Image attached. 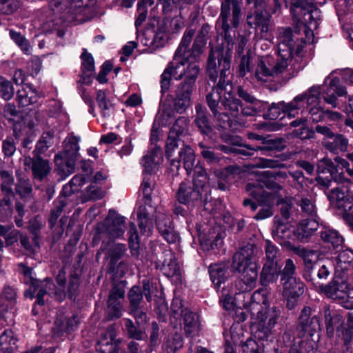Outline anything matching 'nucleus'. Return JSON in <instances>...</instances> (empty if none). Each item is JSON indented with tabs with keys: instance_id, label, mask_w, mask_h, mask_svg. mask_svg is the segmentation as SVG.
I'll use <instances>...</instances> for the list:
<instances>
[{
	"instance_id": "obj_1",
	"label": "nucleus",
	"mask_w": 353,
	"mask_h": 353,
	"mask_svg": "<svg viewBox=\"0 0 353 353\" xmlns=\"http://www.w3.org/2000/svg\"><path fill=\"white\" fill-rule=\"evenodd\" d=\"M200 72L199 66L194 63L187 68H165L161 75V92L162 94L170 88L172 77L176 80L183 79L176 87L174 99V110L183 113L191 105L192 95L195 90L196 81Z\"/></svg>"
},
{
	"instance_id": "obj_2",
	"label": "nucleus",
	"mask_w": 353,
	"mask_h": 353,
	"mask_svg": "<svg viewBox=\"0 0 353 353\" xmlns=\"http://www.w3.org/2000/svg\"><path fill=\"white\" fill-rule=\"evenodd\" d=\"M231 57H223V51L212 50L208 61L207 72L211 81L215 82L219 76L218 83L206 95V101L214 117L220 119L222 115L221 101L224 98L226 78L230 74Z\"/></svg>"
},
{
	"instance_id": "obj_3",
	"label": "nucleus",
	"mask_w": 353,
	"mask_h": 353,
	"mask_svg": "<svg viewBox=\"0 0 353 353\" xmlns=\"http://www.w3.org/2000/svg\"><path fill=\"white\" fill-rule=\"evenodd\" d=\"M193 181H182L176 193L180 203L194 206L202 201L206 202L210 192L209 179L205 169L197 163L194 169Z\"/></svg>"
},
{
	"instance_id": "obj_4",
	"label": "nucleus",
	"mask_w": 353,
	"mask_h": 353,
	"mask_svg": "<svg viewBox=\"0 0 353 353\" xmlns=\"http://www.w3.org/2000/svg\"><path fill=\"white\" fill-rule=\"evenodd\" d=\"M242 19L241 1L240 0H221L218 24L221 26L224 34L223 57H232L234 46L233 37L230 34L232 28H237ZM216 51H219L217 50Z\"/></svg>"
},
{
	"instance_id": "obj_5",
	"label": "nucleus",
	"mask_w": 353,
	"mask_h": 353,
	"mask_svg": "<svg viewBox=\"0 0 353 353\" xmlns=\"http://www.w3.org/2000/svg\"><path fill=\"white\" fill-rule=\"evenodd\" d=\"M277 44V57L290 63L293 54L302 57L305 42L293 34L290 28H279L275 32Z\"/></svg>"
},
{
	"instance_id": "obj_6",
	"label": "nucleus",
	"mask_w": 353,
	"mask_h": 353,
	"mask_svg": "<svg viewBox=\"0 0 353 353\" xmlns=\"http://www.w3.org/2000/svg\"><path fill=\"white\" fill-rule=\"evenodd\" d=\"M96 0H52L49 8L63 22L81 21L79 17L85 8L92 6Z\"/></svg>"
},
{
	"instance_id": "obj_7",
	"label": "nucleus",
	"mask_w": 353,
	"mask_h": 353,
	"mask_svg": "<svg viewBox=\"0 0 353 353\" xmlns=\"http://www.w3.org/2000/svg\"><path fill=\"white\" fill-rule=\"evenodd\" d=\"M277 177H287L285 172H274L271 170L262 171L259 174V179L256 181L250 182L246 185L245 190L250 196L255 199L257 202H261L265 196L275 195L263 189L265 186L268 189L278 191L281 189V185L275 182Z\"/></svg>"
},
{
	"instance_id": "obj_8",
	"label": "nucleus",
	"mask_w": 353,
	"mask_h": 353,
	"mask_svg": "<svg viewBox=\"0 0 353 353\" xmlns=\"http://www.w3.org/2000/svg\"><path fill=\"white\" fill-rule=\"evenodd\" d=\"M125 218L120 215L108 216L97 224L92 239L94 245H97L103 238L113 241L121 238L125 232Z\"/></svg>"
},
{
	"instance_id": "obj_9",
	"label": "nucleus",
	"mask_w": 353,
	"mask_h": 353,
	"mask_svg": "<svg viewBox=\"0 0 353 353\" xmlns=\"http://www.w3.org/2000/svg\"><path fill=\"white\" fill-rule=\"evenodd\" d=\"M194 34L195 29L189 28L185 30L181 43L175 52L173 61L170 63L166 68H176V67L179 66H180V68H187V66H190L193 63L196 66H199L198 61L200 56L194 57L192 54H190V56L188 55L189 52L194 53V43H193L192 49L188 50Z\"/></svg>"
},
{
	"instance_id": "obj_10",
	"label": "nucleus",
	"mask_w": 353,
	"mask_h": 353,
	"mask_svg": "<svg viewBox=\"0 0 353 353\" xmlns=\"http://www.w3.org/2000/svg\"><path fill=\"white\" fill-rule=\"evenodd\" d=\"M289 63L279 57L275 59L271 56L263 57L258 62L254 76L261 82H267L276 77L288 67Z\"/></svg>"
},
{
	"instance_id": "obj_11",
	"label": "nucleus",
	"mask_w": 353,
	"mask_h": 353,
	"mask_svg": "<svg viewBox=\"0 0 353 353\" xmlns=\"http://www.w3.org/2000/svg\"><path fill=\"white\" fill-rule=\"evenodd\" d=\"M281 311L276 307L270 308L265 314L259 311L258 324L254 332V337L261 341H268L270 338H272L273 328L277 323Z\"/></svg>"
},
{
	"instance_id": "obj_12",
	"label": "nucleus",
	"mask_w": 353,
	"mask_h": 353,
	"mask_svg": "<svg viewBox=\"0 0 353 353\" xmlns=\"http://www.w3.org/2000/svg\"><path fill=\"white\" fill-rule=\"evenodd\" d=\"M56 281L58 285L56 287L50 279H46L41 282V285H38L39 288L37 296V303L40 305H44L43 296L48 294L49 295H54L55 299L58 301H62L66 296L65 291V272L61 270L59 272Z\"/></svg>"
},
{
	"instance_id": "obj_13",
	"label": "nucleus",
	"mask_w": 353,
	"mask_h": 353,
	"mask_svg": "<svg viewBox=\"0 0 353 353\" xmlns=\"http://www.w3.org/2000/svg\"><path fill=\"white\" fill-rule=\"evenodd\" d=\"M350 189L348 187L338 186L327 193L331 205L337 210L343 220L346 215L351 214L350 212L353 208V195L350 194Z\"/></svg>"
},
{
	"instance_id": "obj_14",
	"label": "nucleus",
	"mask_w": 353,
	"mask_h": 353,
	"mask_svg": "<svg viewBox=\"0 0 353 353\" xmlns=\"http://www.w3.org/2000/svg\"><path fill=\"white\" fill-rule=\"evenodd\" d=\"M125 283L121 281L114 283L110 292L105 310L106 319L113 321L123 315L122 301L125 296Z\"/></svg>"
},
{
	"instance_id": "obj_15",
	"label": "nucleus",
	"mask_w": 353,
	"mask_h": 353,
	"mask_svg": "<svg viewBox=\"0 0 353 353\" xmlns=\"http://www.w3.org/2000/svg\"><path fill=\"white\" fill-rule=\"evenodd\" d=\"M283 296L286 299V307L292 310L297 304L299 298L304 293L305 285L301 279H290L281 281Z\"/></svg>"
},
{
	"instance_id": "obj_16",
	"label": "nucleus",
	"mask_w": 353,
	"mask_h": 353,
	"mask_svg": "<svg viewBox=\"0 0 353 353\" xmlns=\"http://www.w3.org/2000/svg\"><path fill=\"white\" fill-rule=\"evenodd\" d=\"M296 328L301 332L300 336L306 333L312 336L320 330L319 319L316 315H312L310 307L305 306L301 310Z\"/></svg>"
},
{
	"instance_id": "obj_17",
	"label": "nucleus",
	"mask_w": 353,
	"mask_h": 353,
	"mask_svg": "<svg viewBox=\"0 0 353 353\" xmlns=\"http://www.w3.org/2000/svg\"><path fill=\"white\" fill-rule=\"evenodd\" d=\"M23 165L26 170H31L34 179L43 181L50 172V167L48 160L43 159L41 157H30L24 156Z\"/></svg>"
},
{
	"instance_id": "obj_18",
	"label": "nucleus",
	"mask_w": 353,
	"mask_h": 353,
	"mask_svg": "<svg viewBox=\"0 0 353 353\" xmlns=\"http://www.w3.org/2000/svg\"><path fill=\"white\" fill-rule=\"evenodd\" d=\"M232 90V84L230 80H228L226 87L225 88L224 98L221 101V108H222V115H230L236 118L240 113L241 101L234 96Z\"/></svg>"
},
{
	"instance_id": "obj_19",
	"label": "nucleus",
	"mask_w": 353,
	"mask_h": 353,
	"mask_svg": "<svg viewBox=\"0 0 353 353\" xmlns=\"http://www.w3.org/2000/svg\"><path fill=\"white\" fill-rule=\"evenodd\" d=\"M120 339H116L115 330L112 327L101 333L96 345V350L101 353H120Z\"/></svg>"
},
{
	"instance_id": "obj_20",
	"label": "nucleus",
	"mask_w": 353,
	"mask_h": 353,
	"mask_svg": "<svg viewBox=\"0 0 353 353\" xmlns=\"http://www.w3.org/2000/svg\"><path fill=\"white\" fill-rule=\"evenodd\" d=\"M326 170L330 173L332 179L339 185V186L350 188L353 184L350 179L345 176L343 172H339V169L330 159L323 157L319 160V174L325 173Z\"/></svg>"
},
{
	"instance_id": "obj_21",
	"label": "nucleus",
	"mask_w": 353,
	"mask_h": 353,
	"mask_svg": "<svg viewBox=\"0 0 353 353\" xmlns=\"http://www.w3.org/2000/svg\"><path fill=\"white\" fill-rule=\"evenodd\" d=\"M254 250L252 245H248L234 254L231 265L233 272H241L243 270L250 267V265H255L252 262L254 252Z\"/></svg>"
},
{
	"instance_id": "obj_22",
	"label": "nucleus",
	"mask_w": 353,
	"mask_h": 353,
	"mask_svg": "<svg viewBox=\"0 0 353 353\" xmlns=\"http://www.w3.org/2000/svg\"><path fill=\"white\" fill-rule=\"evenodd\" d=\"M157 228L168 243H175L179 241V234L174 230L168 216L159 213L157 216Z\"/></svg>"
},
{
	"instance_id": "obj_23",
	"label": "nucleus",
	"mask_w": 353,
	"mask_h": 353,
	"mask_svg": "<svg viewBox=\"0 0 353 353\" xmlns=\"http://www.w3.org/2000/svg\"><path fill=\"white\" fill-rule=\"evenodd\" d=\"M180 163H182L188 174L191 172L194 174L195 163V154L194 150L188 145L183 144L179 152V158L176 160H172V165L176 168L179 167Z\"/></svg>"
},
{
	"instance_id": "obj_24",
	"label": "nucleus",
	"mask_w": 353,
	"mask_h": 353,
	"mask_svg": "<svg viewBox=\"0 0 353 353\" xmlns=\"http://www.w3.org/2000/svg\"><path fill=\"white\" fill-rule=\"evenodd\" d=\"M289 248L294 254L300 256L304 261L305 268L310 273L313 271L317 265L319 253L317 251L305 248L303 246L293 245L290 243Z\"/></svg>"
},
{
	"instance_id": "obj_25",
	"label": "nucleus",
	"mask_w": 353,
	"mask_h": 353,
	"mask_svg": "<svg viewBox=\"0 0 353 353\" xmlns=\"http://www.w3.org/2000/svg\"><path fill=\"white\" fill-rule=\"evenodd\" d=\"M334 274L336 276L343 278L352 265V255L347 250L341 252L337 256L332 258Z\"/></svg>"
},
{
	"instance_id": "obj_26",
	"label": "nucleus",
	"mask_w": 353,
	"mask_h": 353,
	"mask_svg": "<svg viewBox=\"0 0 353 353\" xmlns=\"http://www.w3.org/2000/svg\"><path fill=\"white\" fill-rule=\"evenodd\" d=\"M319 236L329 248L337 249L342 246L344 241L343 237L336 230L329 226L322 227L319 232Z\"/></svg>"
},
{
	"instance_id": "obj_27",
	"label": "nucleus",
	"mask_w": 353,
	"mask_h": 353,
	"mask_svg": "<svg viewBox=\"0 0 353 353\" xmlns=\"http://www.w3.org/2000/svg\"><path fill=\"white\" fill-rule=\"evenodd\" d=\"M348 139L341 134H334L327 139L322 140L323 146L329 152L338 154L347 150Z\"/></svg>"
},
{
	"instance_id": "obj_28",
	"label": "nucleus",
	"mask_w": 353,
	"mask_h": 353,
	"mask_svg": "<svg viewBox=\"0 0 353 353\" xmlns=\"http://www.w3.org/2000/svg\"><path fill=\"white\" fill-rule=\"evenodd\" d=\"M183 317L186 336L192 338L199 336L201 327L198 314L191 311H186Z\"/></svg>"
},
{
	"instance_id": "obj_29",
	"label": "nucleus",
	"mask_w": 353,
	"mask_h": 353,
	"mask_svg": "<svg viewBox=\"0 0 353 353\" xmlns=\"http://www.w3.org/2000/svg\"><path fill=\"white\" fill-rule=\"evenodd\" d=\"M281 273V266L277 263L264 262L261 272L260 281L263 286L276 282Z\"/></svg>"
},
{
	"instance_id": "obj_30",
	"label": "nucleus",
	"mask_w": 353,
	"mask_h": 353,
	"mask_svg": "<svg viewBox=\"0 0 353 353\" xmlns=\"http://www.w3.org/2000/svg\"><path fill=\"white\" fill-rule=\"evenodd\" d=\"M347 288V283L344 281L332 280L328 284L321 286L322 291L330 298L333 299H344L345 289Z\"/></svg>"
},
{
	"instance_id": "obj_31",
	"label": "nucleus",
	"mask_w": 353,
	"mask_h": 353,
	"mask_svg": "<svg viewBox=\"0 0 353 353\" xmlns=\"http://www.w3.org/2000/svg\"><path fill=\"white\" fill-rule=\"evenodd\" d=\"M305 97V94H299L289 103L281 101V108L284 115H287L288 117H295L300 110L302 111L304 109Z\"/></svg>"
},
{
	"instance_id": "obj_32",
	"label": "nucleus",
	"mask_w": 353,
	"mask_h": 353,
	"mask_svg": "<svg viewBox=\"0 0 353 353\" xmlns=\"http://www.w3.org/2000/svg\"><path fill=\"white\" fill-rule=\"evenodd\" d=\"M161 158V151L159 148L149 150L142 158L141 164L144 168V174H150L155 169L159 159Z\"/></svg>"
},
{
	"instance_id": "obj_33",
	"label": "nucleus",
	"mask_w": 353,
	"mask_h": 353,
	"mask_svg": "<svg viewBox=\"0 0 353 353\" xmlns=\"http://www.w3.org/2000/svg\"><path fill=\"white\" fill-rule=\"evenodd\" d=\"M38 97L36 91L29 85H24L21 89L17 91V101L19 105L21 107L35 103Z\"/></svg>"
},
{
	"instance_id": "obj_34",
	"label": "nucleus",
	"mask_w": 353,
	"mask_h": 353,
	"mask_svg": "<svg viewBox=\"0 0 353 353\" xmlns=\"http://www.w3.org/2000/svg\"><path fill=\"white\" fill-rule=\"evenodd\" d=\"M228 269L225 265L214 264L209 267V274L212 282L219 290L222 283L227 279Z\"/></svg>"
},
{
	"instance_id": "obj_35",
	"label": "nucleus",
	"mask_w": 353,
	"mask_h": 353,
	"mask_svg": "<svg viewBox=\"0 0 353 353\" xmlns=\"http://www.w3.org/2000/svg\"><path fill=\"white\" fill-rule=\"evenodd\" d=\"M80 137L71 134L63 141V149L61 153L57 155H63V158H77L79 154Z\"/></svg>"
},
{
	"instance_id": "obj_36",
	"label": "nucleus",
	"mask_w": 353,
	"mask_h": 353,
	"mask_svg": "<svg viewBox=\"0 0 353 353\" xmlns=\"http://www.w3.org/2000/svg\"><path fill=\"white\" fill-rule=\"evenodd\" d=\"M276 195L266 196L265 198L259 202V206L261 209L254 215L255 220H263L269 218L273 215V206L275 203Z\"/></svg>"
},
{
	"instance_id": "obj_37",
	"label": "nucleus",
	"mask_w": 353,
	"mask_h": 353,
	"mask_svg": "<svg viewBox=\"0 0 353 353\" xmlns=\"http://www.w3.org/2000/svg\"><path fill=\"white\" fill-rule=\"evenodd\" d=\"M321 86L322 97L325 96L327 92H334L339 97L345 95L347 94L345 87L340 85V80L338 77H333L330 79V77H326L323 82V85Z\"/></svg>"
},
{
	"instance_id": "obj_38",
	"label": "nucleus",
	"mask_w": 353,
	"mask_h": 353,
	"mask_svg": "<svg viewBox=\"0 0 353 353\" xmlns=\"http://www.w3.org/2000/svg\"><path fill=\"white\" fill-rule=\"evenodd\" d=\"M17 339L11 329H6L0 335V350L12 353L17 348Z\"/></svg>"
},
{
	"instance_id": "obj_39",
	"label": "nucleus",
	"mask_w": 353,
	"mask_h": 353,
	"mask_svg": "<svg viewBox=\"0 0 353 353\" xmlns=\"http://www.w3.org/2000/svg\"><path fill=\"white\" fill-rule=\"evenodd\" d=\"M319 228V222L313 216L310 219L303 220L298 225L296 232L299 236L307 238Z\"/></svg>"
},
{
	"instance_id": "obj_40",
	"label": "nucleus",
	"mask_w": 353,
	"mask_h": 353,
	"mask_svg": "<svg viewBox=\"0 0 353 353\" xmlns=\"http://www.w3.org/2000/svg\"><path fill=\"white\" fill-rule=\"evenodd\" d=\"M77 158H63V155H55L54 161L56 165L62 174L68 176L74 171Z\"/></svg>"
},
{
	"instance_id": "obj_41",
	"label": "nucleus",
	"mask_w": 353,
	"mask_h": 353,
	"mask_svg": "<svg viewBox=\"0 0 353 353\" xmlns=\"http://www.w3.org/2000/svg\"><path fill=\"white\" fill-rule=\"evenodd\" d=\"M210 30V26L208 23L202 25L201 30L194 40V53H193V57L194 56V57H196V56H200L201 54L203 52L202 49L205 45L207 37ZM190 54H191V53L189 52L188 55L190 56Z\"/></svg>"
},
{
	"instance_id": "obj_42",
	"label": "nucleus",
	"mask_w": 353,
	"mask_h": 353,
	"mask_svg": "<svg viewBox=\"0 0 353 353\" xmlns=\"http://www.w3.org/2000/svg\"><path fill=\"white\" fill-rule=\"evenodd\" d=\"M201 106L198 105L196 106V118L194 123L199 131L205 135H210L212 131V126L210 124L208 119L203 112L201 110Z\"/></svg>"
},
{
	"instance_id": "obj_43",
	"label": "nucleus",
	"mask_w": 353,
	"mask_h": 353,
	"mask_svg": "<svg viewBox=\"0 0 353 353\" xmlns=\"http://www.w3.org/2000/svg\"><path fill=\"white\" fill-rule=\"evenodd\" d=\"M162 272L168 278L175 277L176 280L179 279L181 270L174 256H172L169 261L165 260L164 261Z\"/></svg>"
},
{
	"instance_id": "obj_44",
	"label": "nucleus",
	"mask_w": 353,
	"mask_h": 353,
	"mask_svg": "<svg viewBox=\"0 0 353 353\" xmlns=\"http://www.w3.org/2000/svg\"><path fill=\"white\" fill-rule=\"evenodd\" d=\"M310 112L312 116V119L315 121H321L325 119H327L330 121H339L342 118V115L338 112L331 110L323 111L319 108H310Z\"/></svg>"
},
{
	"instance_id": "obj_45",
	"label": "nucleus",
	"mask_w": 353,
	"mask_h": 353,
	"mask_svg": "<svg viewBox=\"0 0 353 353\" xmlns=\"http://www.w3.org/2000/svg\"><path fill=\"white\" fill-rule=\"evenodd\" d=\"M291 4V12H294L296 8H300L303 15L308 14L310 19L312 17L313 13H318L319 11L314 8L312 3L307 0H288Z\"/></svg>"
},
{
	"instance_id": "obj_46",
	"label": "nucleus",
	"mask_w": 353,
	"mask_h": 353,
	"mask_svg": "<svg viewBox=\"0 0 353 353\" xmlns=\"http://www.w3.org/2000/svg\"><path fill=\"white\" fill-rule=\"evenodd\" d=\"M288 353H316V349L312 341L298 339L294 341Z\"/></svg>"
},
{
	"instance_id": "obj_47",
	"label": "nucleus",
	"mask_w": 353,
	"mask_h": 353,
	"mask_svg": "<svg viewBox=\"0 0 353 353\" xmlns=\"http://www.w3.org/2000/svg\"><path fill=\"white\" fill-rule=\"evenodd\" d=\"M294 199L296 204L301 207L303 213L312 217L316 216V207L310 199L297 195Z\"/></svg>"
},
{
	"instance_id": "obj_48",
	"label": "nucleus",
	"mask_w": 353,
	"mask_h": 353,
	"mask_svg": "<svg viewBox=\"0 0 353 353\" xmlns=\"http://www.w3.org/2000/svg\"><path fill=\"white\" fill-rule=\"evenodd\" d=\"M54 132L53 131L44 132L37 143L36 150L39 153H43L54 145Z\"/></svg>"
},
{
	"instance_id": "obj_49",
	"label": "nucleus",
	"mask_w": 353,
	"mask_h": 353,
	"mask_svg": "<svg viewBox=\"0 0 353 353\" xmlns=\"http://www.w3.org/2000/svg\"><path fill=\"white\" fill-rule=\"evenodd\" d=\"M153 180L152 176L148 174H144L143 182L141 185V190L143 194V200L146 205H151L152 204V192L153 190Z\"/></svg>"
},
{
	"instance_id": "obj_50",
	"label": "nucleus",
	"mask_w": 353,
	"mask_h": 353,
	"mask_svg": "<svg viewBox=\"0 0 353 353\" xmlns=\"http://www.w3.org/2000/svg\"><path fill=\"white\" fill-rule=\"evenodd\" d=\"M9 34L13 41L25 54H30L31 53L32 48L30 44L23 35L14 30H10Z\"/></svg>"
},
{
	"instance_id": "obj_51",
	"label": "nucleus",
	"mask_w": 353,
	"mask_h": 353,
	"mask_svg": "<svg viewBox=\"0 0 353 353\" xmlns=\"http://www.w3.org/2000/svg\"><path fill=\"white\" fill-rule=\"evenodd\" d=\"M66 200L64 198L59 197L54 202V208L52 209L50 216L48 220L50 227L53 228L63 212L64 207L66 205Z\"/></svg>"
},
{
	"instance_id": "obj_52",
	"label": "nucleus",
	"mask_w": 353,
	"mask_h": 353,
	"mask_svg": "<svg viewBox=\"0 0 353 353\" xmlns=\"http://www.w3.org/2000/svg\"><path fill=\"white\" fill-rule=\"evenodd\" d=\"M265 253L264 262L279 263L281 259V253L278 248L270 241H265Z\"/></svg>"
},
{
	"instance_id": "obj_53",
	"label": "nucleus",
	"mask_w": 353,
	"mask_h": 353,
	"mask_svg": "<svg viewBox=\"0 0 353 353\" xmlns=\"http://www.w3.org/2000/svg\"><path fill=\"white\" fill-rule=\"evenodd\" d=\"M125 330L128 336L135 340H143L145 334L141 329L137 328L133 321L130 319H124Z\"/></svg>"
},
{
	"instance_id": "obj_54",
	"label": "nucleus",
	"mask_w": 353,
	"mask_h": 353,
	"mask_svg": "<svg viewBox=\"0 0 353 353\" xmlns=\"http://www.w3.org/2000/svg\"><path fill=\"white\" fill-rule=\"evenodd\" d=\"M0 176L1 178V190L2 194H8L13 196L14 194L12 190L14 177L12 173L3 170L0 172Z\"/></svg>"
},
{
	"instance_id": "obj_55",
	"label": "nucleus",
	"mask_w": 353,
	"mask_h": 353,
	"mask_svg": "<svg viewBox=\"0 0 353 353\" xmlns=\"http://www.w3.org/2000/svg\"><path fill=\"white\" fill-rule=\"evenodd\" d=\"M126 251L124 244H113L108 251V257L110 259L111 265H114L117 261L123 256Z\"/></svg>"
},
{
	"instance_id": "obj_56",
	"label": "nucleus",
	"mask_w": 353,
	"mask_h": 353,
	"mask_svg": "<svg viewBox=\"0 0 353 353\" xmlns=\"http://www.w3.org/2000/svg\"><path fill=\"white\" fill-rule=\"evenodd\" d=\"M128 297L130 301V309L143 306V294L139 286H133L128 292Z\"/></svg>"
},
{
	"instance_id": "obj_57",
	"label": "nucleus",
	"mask_w": 353,
	"mask_h": 353,
	"mask_svg": "<svg viewBox=\"0 0 353 353\" xmlns=\"http://www.w3.org/2000/svg\"><path fill=\"white\" fill-rule=\"evenodd\" d=\"M15 191L21 197L26 198L31 195L32 188L29 179L19 178L15 187Z\"/></svg>"
},
{
	"instance_id": "obj_58",
	"label": "nucleus",
	"mask_w": 353,
	"mask_h": 353,
	"mask_svg": "<svg viewBox=\"0 0 353 353\" xmlns=\"http://www.w3.org/2000/svg\"><path fill=\"white\" fill-rule=\"evenodd\" d=\"M189 119L186 117H179L172 126L170 133L171 136L175 135L179 137L186 130H188Z\"/></svg>"
},
{
	"instance_id": "obj_59",
	"label": "nucleus",
	"mask_w": 353,
	"mask_h": 353,
	"mask_svg": "<svg viewBox=\"0 0 353 353\" xmlns=\"http://www.w3.org/2000/svg\"><path fill=\"white\" fill-rule=\"evenodd\" d=\"M19 242L21 247L29 253H34L39 248V240L37 236H34L30 241V238L26 234H21L19 236Z\"/></svg>"
},
{
	"instance_id": "obj_60",
	"label": "nucleus",
	"mask_w": 353,
	"mask_h": 353,
	"mask_svg": "<svg viewBox=\"0 0 353 353\" xmlns=\"http://www.w3.org/2000/svg\"><path fill=\"white\" fill-rule=\"evenodd\" d=\"M234 294H236L234 290L228 291L225 289V287L222 288L220 295V301L225 310L230 311L235 309L233 299Z\"/></svg>"
},
{
	"instance_id": "obj_61",
	"label": "nucleus",
	"mask_w": 353,
	"mask_h": 353,
	"mask_svg": "<svg viewBox=\"0 0 353 353\" xmlns=\"http://www.w3.org/2000/svg\"><path fill=\"white\" fill-rule=\"evenodd\" d=\"M296 265L291 259L285 261L284 268L281 271V282L290 279H299L295 276Z\"/></svg>"
},
{
	"instance_id": "obj_62",
	"label": "nucleus",
	"mask_w": 353,
	"mask_h": 353,
	"mask_svg": "<svg viewBox=\"0 0 353 353\" xmlns=\"http://www.w3.org/2000/svg\"><path fill=\"white\" fill-rule=\"evenodd\" d=\"M302 94L306 95L305 103H307V105L315 106L318 104L321 99L320 95L321 94V86L314 85L307 90V93H303Z\"/></svg>"
},
{
	"instance_id": "obj_63",
	"label": "nucleus",
	"mask_w": 353,
	"mask_h": 353,
	"mask_svg": "<svg viewBox=\"0 0 353 353\" xmlns=\"http://www.w3.org/2000/svg\"><path fill=\"white\" fill-rule=\"evenodd\" d=\"M14 95V88L12 83L3 77H0V97L8 101Z\"/></svg>"
},
{
	"instance_id": "obj_64",
	"label": "nucleus",
	"mask_w": 353,
	"mask_h": 353,
	"mask_svg": "<svg viewBox=\"0 0 353 353\" xmlns=\"http://www.w3.org/2000/svg\"><path fill=\"white\" fill-rule=\"evenodd\" d=\"M264 345H259L256 340L249 338L242 344L243 353H262Z\"/></svg>"
}]
</instances>
